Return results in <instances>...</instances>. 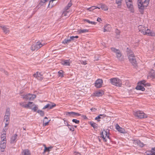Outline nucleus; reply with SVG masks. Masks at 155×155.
Returning a JSON list of instances; mask_svg holds the SVG:
<instances>
[{"mask_svg":"<svg viewBox=\"0 0 155 155\" xmlns=\"http://www.w3.org/2000/svg\"><path fill=\"white\" fill-rule=\"evenodd\" d=\"M149 1L150 0H138V6L141 12H143L145 7L147 6Z\"/></svg>","mask_w":155,"mask_h":155,"instance_id":"1","label":"nucleus"},{"mask_svg":"<svg viewBox=\"0 0 155 155\" xmlns=\"http://www.w3.org/2000/svg\"><path fill=\"white\" fill-rule=\"evenodd\" d=\"M110 82L113 85L121 87L122 83L121 80L117 78H112L110 79Z\"/></svg>","mask_w":155,"mask_h":155,"instance_id":"2","label":"nucleus"},{"mask_svg":"<svg viewBox=\"0 0 155 155\" xmlns=\"http://www.w3.org/2000/svg\"><path fill=\"white\" fill-rule=\"evenodd\" d=\"M134 115L136 117L140 118H144L147 117V114L142 111H137L134 113Z\"/></svg>","mask_w":155,"mask_h":155,"instance_id":"3","label":"nucleus"},{"mask_svg":"<svg viewBox=\"0 0 155 155\" xmlns=\"http://www.w3.org/2000/svg\"><path fill=\"white\" fill-rule=\"evenodd\" d=\"M44 45L45 44H42L40 42H37L35 45H32L31 47V49L32 51H34L35 50H38Z\"/></svg>","mask_w":155,"mask_h":155,"instance_id":"4","label":"nucleus"},{"mask_svg":"<svg viewBox=\"0 0 155 155\" xmlns=\"http://www.w3.org/2000/svg\"><path fill=\"white\" fill-rule=\"evenodd\" d=\"M131 54H129L128 56V59L132 63V64L135 65L136 64V61L135 57L134 56V53L132 54V53H130Z\"/></svg>","mask_w":155,"mask_h":155,"instance_id":"5","label":"nucleus"},{"mask_svg":"<svg viewBox=\"0 0 155 155\" xmlns=\"http://www.w3.org/2000/svg\"><path fill=\"white\" fill-rule=\"evenodd\" d=\"M127 7L131 12H134V8L132 0H125Z\"/></svg>","mask_w":155,"mask_h":155,"instance_id":"6","label":"nucleus"},{"mask_svg":"<svg viewBox=\"0 0 155 155\" xmlns=\"http://www.w3.org/2000/svg\"><path fill=\"white\" fill-rule=\"evenodd\" d=\"M111 50L116 53L117 58L120 60L122 59V54L120 50L114 48H111Z\"/></svg>","mask_w":155,"mask_h":155,"instance_id":"7","label":"nucleus"},{"mask_svg":"<svg viewBox=\"0 0 155 155\" xmlns=\"http://www.w3.org/2000/svg\"><path fill=\"white\" fill-rule=\"evenodd\" d=\"M36 97L35 95L32 94H30L24 95L22 98L26 100L32 101Z\"/></svg>","mask_w":155,"mask_h":155,"instance_id":"8","label":"nucleus"},{"mask_svg":"<svg viewBox=\"0 0 155 155\" xmlns=\"http://www.w3.org/2000/svg\"><path fill=\"white\" fill-rule=\"evenodd\" d=\"M101 135V137L104 140L105 142L107 141V139H106V137L109 139H110L109 137L108 130H104L102 132Z\"/></svg>","mask_w":155,"mask_h":155,"instance_id":"9","label":"nucleus"},{"mask_svg":"<svg viewBox=\"0 0 155 155\" xmlns=\"http://www.w3.org/2000/svg\"><path fill=\"white\" fill-rule=\"evenodd\" d=\"M33 76L34 77L37 78L39 81H41L43 78V75L41 73L39 72L38 71Z\"/></svg>","mask_w":155,"mask_h":155,"instance_id":"10","label":"nucleus"},{"mask_svg":"<svg viewBox=\"0 0 155 155\" xmlns=\"http://www.w3.org/2000/svg\"><path fill=\"white\" fill-rule=\"evenodd\" d=\"M102 80L101 79H98L96 81L95 85L97 87L100 88L102 86Z\"/></svg>","mask_w":155,"mask_h":155,"instance_id":"11","label":"nucleus"},{"mask_svg":"<svg viewBox=\"0 0 155 155\" xmlns=\"http://www.w3.org/2000/svg\"><path fill=\"white\" fill-rule=\"evenodd\" d=\"M66 115L70 117H74L75 116H80L81 114L79 113L73 112H68L66 113Z\"/></svg>","mask_w":155,"mask_h":155,"instance_id":"12","label":"nucleus"},{"mask_svg":"<svg viewBox=\"0 0 155 155\" xmlns=\"http://www.w3.org/2000/svg\"><path fill=\"white\" fill-rule=\"evenodd\" d=\"M71 61H70V59L65 60L62 61L61 62V63L62 65L64 66H70V64L71 63Z\"/></svg>","mask_w":155,"mask_h":155,"instance_id":"13","label":"nucleus"},{"mask_svg":"<svg viewBox=\"0 0 155 155\" xmlns=\"http://www.w3.org/2000/svg\"><path fill=\"white\" fill-rule=\"evenodd\" d=\"M6 147V140H1V142L0 147L2 152L4 151V149Z\"/></svg>","mask_w":155,"mask_h":155,"instance_id":"14","label":"nucleus"},{"mask_svg":"<svg viewBox=\"0 0 155 155\" xmlns=\"http://www.w3.org/2000/svg\"><path fill=\"white\" fill-rule=\"evenodd\" d=\"M147 28L145 27H143L141 25H139L138 26L139 31L144 35L146 34V31Z\"/></svg>","mask_w":155,"mask_h":155,"instance_id":"15","label":"nucleus"},{"mask_svg":"<svg viewBox=\"0 0 155 155\" xmlns=\"http://www.w3.org/2000/svg\"><path fill=\"white\" fill-rule=\"evenodd\" d=\"M144 35L153 36L155 35V33L154 32L151 31L150 30L147 28L146 31V34H145Z\"/></svg>","mask_w":155,"mask_h":155,"instance_id":"16","label":"nucleus"},{"mask_svg":"<svg viewBox=\"0 0 155 155\" xmlns=\"http://www.w3.org/2000/svg\"><path fill=\"white\" fill-rule=\"evenodd\" d=\"M17 135L16 134H14L11 138L10 142L11 143H15L16 142V138Z\"/></svg>","mask_w":155,"mask_h":155,"instance_id":"17","label":"nucleus"},{"mask_svg":"<svg viewBox=\"0 0 155 155\" xmlns=\"http://www.w3.org/2000/svg\"><path fill=\"white\" fill-rule=\"evenodd\" d=\"M115 128L119 132L121 133H124L125 130L124 129L121 127L118 124H116L115 125Z\"/></svg>","mask_w":155,"mask_h":155,"instance_id":"18","label":"nucleus"},{"mask_svg":"<svg viewBox=\"0 0 155 155\" xmlns=\"http://www.w3.org/2000/svg\"><path fill=\"white\" fill-rule=\"evenodd\" d=\"M144 86L141 85V83H138V85L136 87V89L137 90H140L142 91H144L145 89L144 87Z\"/></svg>","mask_w":155,"mask_h":155,"instance_id":"19","label":"nucleus"},{"mask_svg":"<svg viewBox=\"0 0 155 155\" xmlns=\"http://www.w3.org/2000/svg\"><path fill=\"white\" fill-rule=\"evenodd\" d=\"M110 25L109 24H106L104 26V32H105L107 31H108L110 30Z\"/></svg>","mask_w":155,"mask_h":155,"instance_id":"20","label":"nucleus"},{"mask_svg":"<svg viewBox=\"0 0 155 155\" xmlns=\"http://www.w3.org/2000/svg\"><path fill=\"white\" fill-rule=\"evenodd\" d=\"M50 120H48V118L46 117H45L43 120V126H45L48 125Z\"/></svg>","mask_w":155,"mask_h":155,"instance_id":"21","label":"nucleus"},{"mask_svg":"<svg viewBox=\"0 0 155 155\" xmlns=\"http://www.w3.org/2000/svg\"><path fill=\"white\" fill-rule=\"evenodd\" d=\"M146 153L147 155H155V151L152 150V149L151 150H147L146 152Z\"/></svg>","mask_w":155,"mask_h":155,"instance_id":"22","label":"nucleus"},{"mask_svg":"<svg viewBox=\"0 0 155 155\" xmlns=\"http://www.w3.org/2000/svg\"><path fill=\"white\" fill-rule=\"evenodd\" d=\"M21 153L22 155H31L30 151L28 149L24 150Z\"/></svg>","mask_w":155,"mask_h":155,"instance_id":"23","label":"nucleus"},{"mask_svg":"<svg viewBox=\"0 0 155 155\" xmlns=\"http://www.w3.org/2000/svg\"><path fill=\"white\" fill-rule=\"evenodd\" d=\"M104 94V92L102 91H97L95 93V95L97 96H102Z\"/></svg>","mask_w":155,"mask_h":155,"instance_id":"24","label":"nucleus"},{"mask_svg":"<svg viewBox=\"0 0 155 155\" xmlns=\"http://www.w3.org/2000/svg\"><path fill=\"white\" fill-rule=\"evenodd\" d=\"M1 27L2 28L5 34H7L9 32L8 28L6 26L2 25L1 26Z\"/></svg>","mask_w":155,"mask_h":155,"instance_id":"25","label":"nucleus"},{"mask_svg":"<svg viewBox=\"0 0 155 155\" xmlns=\"http://www.w3.org/2000/svg\"><path fill=\"white\" fill-rule=\"evenodd\" d=\"M139 83H141V84L145 87L149 86H150V84L149 83H146V81L145 80H143L139 82Z\"/></svg>","mask_w":155,"mask_h":155,"instance_id":"26","label":"nucleus"},{"mask_svg":"<svg viewBox=\"0 0 155 155\" xmlns=\"http://www.w3.org/2000/svg\"><path fill=\"white\" fill-rule=\"evenodd\" d=\"M71 40H72L71 38L70 39H65L62 41V43L64 44H68L71 42Z\"/></svg>","mask_w":155,"mask_h":155,"instance_id":"27","label":"nucleus"},{"mask_svg":"<svg viewBox=\"0 0 155 155\" xmlns=\"http://www.w3.org/2000/svg\"><path fill=\"white\" fill-rule=\"evenodd\" d=\"M69 11L70 10H66L64 8L62 13V16H68Z\"/></svg>","mask_w":155,"mask_h":155,"instance_id":"28","label":"nucleus"},{"mask_svg":"<svg viewBox=\"0 0 155 155\" xmlns=\"http://www.w3.org/2000/svg\"><path fill=\"white\" fill-rule=\"evenodd\" d=\"M122 0H116V3L117 5V8H120L122 2Z\"/></svg>","mask_w":155,"mask_h":155,"instance_id":"29","label":"nucleus"},{"mask_svg":"<svg viewBox=\"0 0 155 155\" xmlns=\"http://www.w3.org/2000/svg\"><path fill=\"white\" fill-rule=\"evenodd\" d=\"M48 108L49 109H51L53 108V107H55L56 105L55 104L53 103H50L48 104Z\"/></svg>","mask_w":155,"mask_h":155,"instance_id":"30","label":"nucleus"},{"mask_svg":"<svg viewBox=\"0 0 155 155\" xmlns=\"http://www.w3.org/2000/svg\"><path fill=\"white\" fill-rule=\"evenodd\" d=\"M72 5V2L71 1V0L70 2L68 3L67 6L64 8L66 10H69V8Z\"/></svg>","mask_w":155,"mask_h":155,"instance_id":"31","label":"nucleus"},{"mask_svg":"<svg viewBox=\"0 0 155 155\" xmlns=\"http://www.w3.org/2000/svg\"><path fill=\"white\" fill-rule=\"evenodd\" d=\"M6 133H2L1 135V140H6Z\"/></svg>","mask_w":155,"mask_h":155,"instance_id":"32","label":"nucleus"},{"mask_svg":"<svg viewBox=\"0 0 155 155\" xmlns=\"http://www.w3.org/2000/svg\"><path fill=\"white\" fill-rule=\"evenodd\" d=\"M19 104L20 106L25 108H26L29 106V104H25L24 102H21Z\"/></svg>","mask_w":155,"mask_h":155,"instance_id":"33","label":"nucleus"},{"mask_svg":"<svg viewBox=\"0 0 155 155\" xmlns=\"http://www.w3.org/2000/svg\"><path fill=\"white\" fill-rule=\"evenodd\" d=\"M27 104H29V106L28 107L26 108H29L31 109H32V108L33 106L35 105L33 102H28V103Z\"/></svg>","mask_w":155,"mask_h":155,"instance_id":"34","label":"nucleus"},{"mask_svg":"<svg viewBox=\"0 0 155 155\" xmlns=\"http://www.w3.org/2000/svg\"><path fill=\"white\" fill-rule=\"evenodd\" d=\"M100 8H101L102 10L104 11H107L108 9L107 7L104 5H102L100 7Z\"/></svg>","mask_w":155,"mask_h":155,"instance_id":"35","label":"nucleus"},{"mask_svg":"<svg viewBox=\"0 0 155 155\" xmlns=\"http://www.w3.org/2000/svg\"><path fill=\"white\" fill-rule=\"evenodd\" d=\"M149 76L150 77L152 78H153L155 77V73L154 71H151L149 74Z\"/></svg>","mask_w":155,"mask_h":155,"instance_id":"36","label":"nucleus"},{"mask_svg":"<svg viewBox=\"0 0 155 155\" xmlns=\"http://www.w3.org/2000/svg\"><path fill=\"white\" fill-rule=\"evenodd\" d=\"M10 109L9 108H7L6 109V112L4 116L6 117H10Z\"/></svg>","mask_w":155,"mask_h":155,"instance_id":"37","label":"nucleus"},{"mask_svg":"<svg viewBox=\"0 0 155 155\" xmlns=\"http://www.w3.org/2000/svg\"><path fill=\"white\" fill-rule=\"evenodd\" d=\"M101 116L105 117V115H104V114H100L95 118V120H97L98 121H99L100 120L99 119L100 118H101Z\"/></svg>","mask_w":155,"mask_h":155,"instance_id":"38","label":"nucleus"},{"mask_svg":"<svg viewBox=\"0 0 155 155\" xmlns=\"http://www.w3.org/2000/svg\"><path fill=\"white\" fill-rule=\"evenodd\" d=\"M90 124L94 129H97L98 127L97 124L93 122H91Z\"/></svg>","mask_w":155,"mask_h":155,"instance_id":"39","label":"nucleus"},{"mask_svg":"<svg viewBox=\"0 0 155 155\" xmlns=\"http://www.w3.org/2000/svg\"><path fill=\"white\" fill-rule=\"evenodd\" d=\"M78 31L80 33H84L88 31V30L87 29H80Z\"/></svg>","mask_w":155,"mask_h":155,"instance_id":"40","label":"nucleus"},{"mask_svg":"<svg viewBox=\"0 0 155 155\" xmlns=\"http://www.w3.org/2000/svg\"><path fill=\"white\" fill-rule=\"evenodd\" d=\"M58 73L59 77H60L61 78H62L64 77V72L63 71L60 70L58 72Z\"/></svg>","mask_w":155,"mask_h":155,"instance_id":"41","label":"nucleus"},{"mask_svg":"<svg viewBox=\"0 0 155 155\" xmlns=\"http://www.w3.org/2000/svg\"><path fill=\"white\" fill-rule=\"evenodd\" d=\"M45 149L44 150L43 153H44L46 151L49 152L50 151V149L48 147H47L45 145H44Z\"/></svg>","mask_w":155,"mask_h":155,"instance_id":"42","label":"nucleus"},{"mask_svg":"<svg viewBox=\"0 0 155 155\" xmlns=\"http://www.w3.org/2000/svg\"><path fill=\"white\" fill-rule=\"evenodd\" d=\"M98 8L99 9H100V8L98 7H96V6H92L90 8H87L88 10L90 11H92L95 8Z\"/></svg>","mask_w":155,"mask_h":155,"instance_id":"43","label":"nucleus"},{"mask_svg":"<svg viewBox=\"0 0 155 155\" xmlns=\"http://www.w3.org/2000/svg\"><path fill=\"white\" fill-rule=\"evenodd\" d=\"M84 21L87 22L89 24H91L92 25H95L96 24V22L94 21H91L90 20L87 19H85L84 20Z\"/></svg>","mask_w":155,"mask_h":155,"instance_id":"44","label":"nucleus"},{"mask_svg":"<svg viewBox=\"0 0 155 155\" xmlns=\"http://www.w3.org/2000/svg\"><path fill=\"white\" fill-rule=\"evenodd\" d=\"M126 51L127 53V56H128L129 54H131L130 53H132V54L133 53V51H131L130 49L127 48L126 50Z\"/></svg>","mask_w":155,"mask_h":155,"instance_id":"45","label":"nucleus"},{"mask_svg":"<svg viewBox=\"0 0 155 155\" xmlns=\"http://www.w3.org/2000/svg\"><path fill=\"white\" fill-rule=\"evenodd\" d=\"M9 120H10V117L4 116V121L9 122Z\"/></svg>","mask_w":155,"mask_h":155,"instance_id":"46","label":"nucleus"},{"mask_svg":"<svg viewBox=\"0 0 155 155\" xmlns=\"http://www.w3.org/2000/svg\"><path fill=\"white\" fill-rule=\"evenodd\" d=\"M38 112L42 116H43L44 115V112L41 110H38Z\"/></svg>","mask_w":155,"mask_h":155,"instance_id":"47","label":"nucleus"},{"mask_svg":"<svg viewBox=\"0 0 155 155\" xmlns=\"http://www.w3.org/2000/svg\"><path fill=\"white\" fill-rule=\"evenodd\" d=\"M80 63L83 64V65H86L87 64V61H83L82 60H81L80 61Z\"/></svg>","mask_w":155,"mask_h":155,"instance_id":"48","label":"nucleus"},{"mask_svg":"<svg viewBox=\"0 0 155 155\" xmlns=\"http://www.w3.org/2000/svg\"><path fill=\"white\" fill-rule=\"evenodd\" d=\"M68 128L70 129V130L71 131H74V127L72 126L69 125L68 126Z\"/></svg>","mask_w":155,"mask_h":155,"instance_id":"49","label":"nucleus"},{"mask_svg":"<svg viewBox=\"0 0 155 155\" xmlns=\"http://www.w3.org/2000/svg\"><path fill=\"white\" fill-rule=\"evenodd\" d=\"M8 129V127H4V128L3 129V131L2 133H6V131Z\"/></svg>","mask_w":155,"mask_h":155,"instance_id":"50","label":"nucleus"},{"mask_svg":"<svg viewBox=\"0 0 155 155\" xmlns=\"http://www.w3.org/2000/svg\"><path fill=\"white\" fill-rule=\"evenodd\" d=\"M138 145L139 146H140V147H143L144 146V144L143 143L141 142L139 140Z\"/></svg>","mask_w":155,"mask_h":155,"instance_id":"51","label":"nucleus"},{"mask_svg":"<svg viewBox=\"0 0 155 155\" xmlns=\"http://www.w3.org/2000/svg\"><path fill=\"white\" fill-rule=\"evenodd\" d=\"M72 122L74 123H75L76 124H78L79 123L80 121L76 119H73L72 120Z\"/></svg>","mask_w":155,"mask_h":155,"instance_id":"52","label":"nucleus"},{"mask_svg":"<svg viewBox=\"0 0 155 155\" xmlns=\"http://www.w3.org/2000/svg\"><path fill=\"white\" fill-rule=\"evenodd\" d=\"M0 71L3 72L6 74V75H8V73L5 70H4L3 69H0Z\"/></svg>","mask_w":155,"mask_h":155,"instance_id":"53","label":"nucleus"},{"mask_svg":"<svg viewBox=\"0 0 155 155\" xmlns=\"http://www.w3.org/2000/svg\"><path fill=\"white\" fill-rule=\"evenodd\" d=\"M34 110V111H36L38 109V107L36 106L35 105L33 108L32 109Z\"/></svg>","mask_w":155,"mask_h":155,"instance_id":"54","label":"nucleus"},{"mask_svg":"<svg viewBox=\"0 0 155 155\" xmlns=\"http://www.w3.org/2000/svg\"><path fill=\"white\" fill-rule=\"evenodd\" d=\"M4 122H5V127L6 126V127H8V125L9 124V122H8V121H7V122L4 121Z\"/></svg>","mask_w":155,"mask_h":155,"instance_id":"55","label":"nucleus"},{"mask_svg":"<svg viewBox=\"0 0 155 155\" xmlns=\"http://www.w3.org/2000/svg\"><path fill=\"white\" fill-rule=\"evenodd\" d=\"M78 38V36H72L71 37V38L72 39V40H74V38Z\"/></svg>","mask_w":155,"mask_h":155,"instance_id":"56","label":"nucleus"},{"mask_svg":"<svg viewBox=\"0 0 155 155\" xmlns=\"http://www.w3.org/2000/svg\"><path fill=\"white\" fill-rule=\"evenodd\" d=\"M64 124L65 125L67 126H68L69 124L68 123V121L67 120H65L64 119Z\"/></svg>","mask_w":155,"mask_h":155,"instance_id":"57","label":"nucleus"},{"mask_svg":"<svg viewBox=\"0 0 155 155\" xmlns=\"http://www.w3.org/2000/svg\"><path fill=\"white\" fill-rule=\"evenodd\" d=\"M139 140H135L134 141L133 143L134 144H137L138 145V142H139Z\"/></svg>","mask_w":155,"mask_h":155,"instance_id":"58","label":"nucleus"},{"mask_svg":"<svg viewBox=\"0 0 155 155\" xmlns=\"http://www.w3.org/2000/svg\"><path fill=\"white\" fill-rule=\"evenodd\" d=\"M48 108V104H46V105H45L43 108V109H46V108Z\"/></svg>","mask_w":155,"mask_h":155,"instance_id":"59","label":"nucleus"},{"mask_svg":"<svg viewBox=\"0 0 155 155\" xmlns=\"http://www.w3.org/2000/svg\"><path fill=\"white\" fill-rule=\"evenodd\" d=\"M48 0H41V2L43 3H45L46 2L48 1Z\"/></svg>","mask_w":155,"mask_h":155,"instance_id":"60","label":"nucleus"},{"mask_svg":"<svg viewBox=\"0 0 155 155\" xmlns=\"http://www.w3.org/2000/svg\"><path fill=\"white\" fill-rule=\"evenodd\" d=\"M97 21L98 22H100V21H101V20L100 18H98L97 19Z\"/></svg>","mask_w":155,"mask_h":155,"instance_id":"61","label":"nucleus"},{"mask_svg":"<svg viewBox=\"0 0 155 155\" xmlns=\"http://www.w3.org/2000/svg\"><path fill=\"white\" fill-rule=\"evenodd\" d=\"M83 117L84 119H87V117H86V116H85V115H83L82 116Z\"/></svg>","mask_w":155,"mask_h":155,"instance_id":"62","label":"nucleus"},{"mask_svg":"<svg viewBox=\"0 0 155 155\" xmlns=\"http://www.w3.org/2000/svg\"><path fill=\"white\" fill-rule=\"evenodd\" d=\"M53 147L52 146H50L49 147H48L49 148V149L50 150L52 148H53Z\"/></svg>","mask_w":155,"mask_h":155,"instance_id":"63","label":"nucleus"},{"mask_svg":"<svg viewBox=\"0 0 155 155\" xmlns=\"http://www.w3.org/2000/svg\"><path fill=\"white\" fill-rule=\"evenodd\" d=\"M53 147L52 146H50L49 147H48L49 148V149L50 150L52 148H53Z\"/></svg>","mask_w":155,"mask_h":155,"instance_id":"64","label":"nucleus"}]
</instances>
